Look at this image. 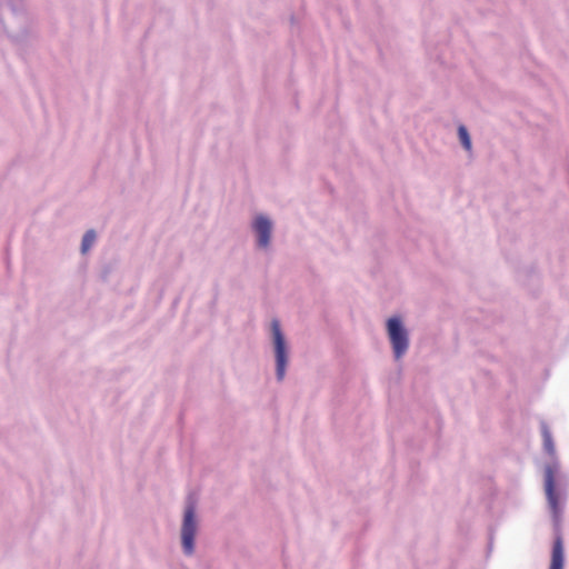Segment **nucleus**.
Masks as SVG:
<instances>
[{
    "instance_id": "nucleus-1",
    "label": "nucleus",
    "mask_w": 569,
    "mask_h": 569,
    "mask_svg": "<svg viewBox=\"0 0 569 569\" xmlns=\"http://www.w3.org/2000/svg\"><path fill=\"white\" fill-rule=\"evenodd\" d=\"M388 335L397 359L401 358L408 349V335L399 318H390L387 322Z\"/></svg>"
},
{
    "instance_id": "nucleus-2",
    "label": "nucleus",
    "mask_w": 569,
    "mask_h": 569,
    "mask_svg": "<svg viewBox=\"0 0 569 569\" xmlns=\"http://www.w3.org/2000/svg\"><path fill=\"white\" fill-rule=\"evenodd\" d=\"M271 330L273 336L274 351H276V361H277V377L279 380H282L286 373L287 366V351H286V341L280 329V323L278 320H272Z\"/></svg>"
},
{
    "instance_id": "nucleus-3",
    "label": "nucleus",
    "mask_w": 569,
    "mask_h": 569,
    "mask_svg": "<svg viewBox=\"0 0 569 569\" xmlns=\"http://www.w3.org/2000/svg\"><path fill=\"white\" fill-rule=\"evenodd\" d=\"M194 512H196L194 505L191 502L188 503V506L184 510L183 523H182V530H181L182 547L187 555H191L193 552V541H194V536H196V530H197Z\"/></svg>"
},
{
    "instance_id": "nucleus-4",
    "label": "nucleus",
    "mask_w": 569,
    "mask_h": 569,
    "mask_svg": "<svg viewBox=\"0 0 569 569\" xmlns=\"http://www.w3.org/2000/svg\"><path fill=\"white\" fill-rule=\"evenodd\" d=\"M253 229L258 234V243L266 248L270 242L271 222L268 218L259 216L256 218Z\"/></svg>"
},
{
    "instance_id": "nucleus-5",
    "label": "nucleus",
    "mask_w": 569,
    "mask_h": 569,
    "mask_svg": "<svg viewBox=\"0 0 569 569\" xmlns=\"http://www.w3.org/2000/svg\"><path fill=\"white\" fill-rule=\"evenodd\" d=\"M545 489L548 502L555 513L558 512V495L555 490V475L551 468L546 470L545 475Z\"/></svg>"
},
{
    "instance_id": "nucleus-6",
    "label": "nucleus",
    "mask_w": 569,
    "mask_h": 569,
    "mask_svg": "<svg viewBox=\"0 0 569 569\" xmlns=\"http://www.w3.org/2000/svg\"><path fill=\"white\" fill-rule=\"evenodd\" d=\"M549 569H563V548L560 539H557L553 543Z\"/></svg>"
},
{
    "instance_id": "nucleus-7",
    "label": "nucleus",
    "mask_w": 569,
    "mask_h": 569,
    "mask_svg": "<svg viewBox=\"0 0 569 569\" xmlns=\"http://www.w3.org/2000/svg\"><path fill=\"white\" fill-rule=\"evenodd\" d=\"M542 437H543V446H545L546 451L549 455H553L555 453V445H553L551 433L547 427H543V429H542Z\"/></svg>"
},
{
    "instance_id": "nucleus-8",
    "label": "nucleus",
    "mask_w": 569,
    "mask_h": 569,
    "mask_svg": "<svg viewBox=\"0 0 569 569\" xmlns=\"http://www.w3.org/2000/svg\"><path fill=\"white\" fill-rule=\"evenodd\" d=\"M96 241V232L93 230H89L84 233L82 243H81V251L83 253L88 252V250L91 248L93 242Z\"/></svg>"
},
{
    "instance_id": "nucleus-9",
    "label": "nucleus",
    "mask_w": 569,
    "mask_h": 569,
    "mask_svg": "<svg viewBox=\"0 0 569 569\" xmlns=\"http://www.w3.org/2000/svg\"><path fill=\"white\" fill-rule=\"evenodd\" d=\"M458 134H459V139H460L463 148L466 150L470 151L471 150V140H470V137H469V133H468L466 127L460 126L458 129Z\"/></svg>"
}]
</instances>
